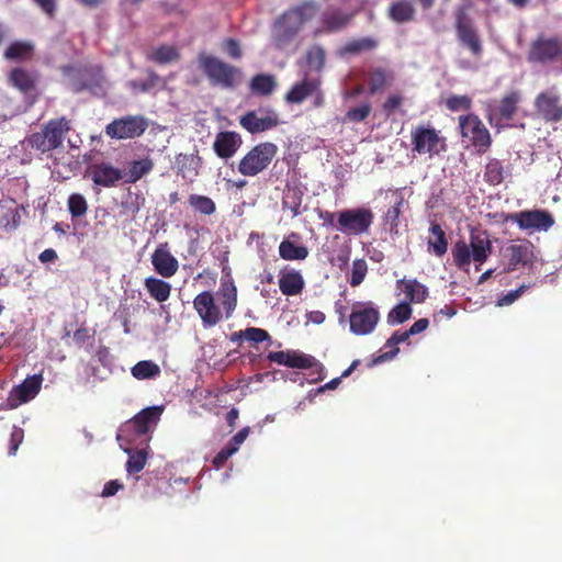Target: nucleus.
Returning <instances> with one entry per match:
<instances>
[{
  "instance_id": "55",
  "label": "nucleus",
  "mask_w": 562,
  "mask_h": 562,
  "mask_svg": "<svg viewBox=\"0 0 562 562\" xmlns=\"http://www.w3.org/2000/svg\"><path fill=\"white\" fill-rule=\"evenodd\" d=\"M404 203V200L401 198L393 206H391L385 215L384 222L390 225V229L394 231L398 226V220L401 215V207Z\"/></svg>"
},
{
  "instance_id": "35",
  "label": "nucleus",
  "mask_w": 562,
  "mask_h": 562,
  "mask_svg": "<svg viewBox=\"0 0 562 562\" xmlns=\"http://www.w3.org/2000/svg\"><path fill=\"white\" fill-rule=\"evenodd\" d=\"M414 15L415 8L409 0H397L389 7V16L396 23L409 22Z\"/></svg>"
},
{
  "instance_id": "21",
  "label": "nucleus",
  "mask_w": 562,
  "mask_h": 562,
  "mask_svg": "<svg viewBox=\"0 0 562 562\" xmlns=\"http://www.w3.org/2000/svg\"><path fill=\"white\" fill-rule=\"evenodd\" d=\"M280 123L278 114L269 110L265 116L259 117L256 111H248L239 119L240 126L250 134H258L272 130Z\"/></svg>"
},
{
  "instance_id": "30",
  "label": "nucleus",
  "mask_w": 562,
  "mask_h": 562,
  "mask_svg": "<svg viewBox=\"0 0 562 562\" xmlns=\"http://www.w3.org/2000/svg\"><path fill=\"white\" fill-rule=\"evenodd\" d=\"M409 337L411 334H408V330L394 331L384 346L389 350L375 357L372 364H379L392 360L400 352L398 344L406 341Z\"/></svg>"
},
{
  "instance_id": "15",
  "label": "nucleus",
  "mask_w": 562,
  "mask_h": 562,
  "mask_svg": "<svg viewBox=\"0 0 562 562\" xmlns=\"http://www.w3.org/2000/svg\"><path fill=\"white\" fill-rule=\"evenodd\" d=\"M147 128V122L143 116L127 115L113 120L105 126V134L115 139L135 138Z\"/></svg>"
},
{
  "instance_id": "22",
  "label": "nucleus",
  "mask_w": 562,
  "mask_h": 562,
  "mask_svg": "<svg viewBox=\"0 0 562 562\" xmlns=\"http://www.w3.org/2000/svg\"><path fill=\"white\" fill-rule=\"evenodd\" d=\"M151 265L155 271L164 278L173 277L179 269V262L169 251L168 243L158 245L151 255Z\"/></svg>"
},
{
  "instance_id": "24",
  "label": "nucleus",
  "mask_w": 562,
  "mask_h": 562,
  "mask_svg": "<svg viewBox=\"0 0 562 562\" xmlns=\"http://www.w3.org/2000/svg\"><path fill=\"white\" fill-rule=\"evenodd\" d=\"M301 236L291 232L279 245V256L286 261H302L308 257V248L300 244Z\"/></svg>"
},
{
  "instance_id": "44",
  "label": "nucleus",
  "mask_w": 562,
  "mask_h": 562,
  "mask_svg": "<svg viewBox=\"0 0 562 562\" xmlns=\"http://www.w3.org/2000/svg\"><path fill=\"white\" fill-rule=\"evenodd\" d=\"M221 305L225 312V317L231 318L237 306V289L234 284L225 285L221 289Z\"/></svg>"
},
{
  "instance_id": "43",
  "label": "nucleus",
  "mask_w": 562,
  "mask_h": 562,
  "mask_svg": "<svg viewBox=\"0 0 562 562\" xmlns=\"http://www.w3.org/2000/svg\"><path fill=\"white\" fill-rule=\"evenodd\" d=\"M128 460L126 462V471L128 474H136L140 472L147 462L148 453L146 449L126 450Z\"/></svg>"
},
{
  "instance_id": "3",
  "label": "nucleus",
  "mask_w": 562,
  "mask_h": 562,
  "mask_svg": "<svg viewBox=\"0 0 562 562\" xmlns=\"http://www.w3.org/2000/svg\"><path fill=\"white\" fill-rule=\"evenodd\" d=\"M70 130V121L66 117L52 119L42 126L40 132L27 137V145L41 154L50 153L63 145L64 138Z\"/></svg>"
},
{
  "instance_id": "51",
  "label": "nucleus",
  "mask_w": 562,
  "mask_h": 562,
  "mask_svg": "<svg viewBox=\"0 0 562 562\" xmlns=\"http://www.w3.org/2000/svg\"><path fill=\"white\" fill-rule=\"evenodd\" d=\"M302 203L301 192L299 190H289L283 198L282 204L284 209H289L293 216H297L301 211L300 206Z\"/></svg>"
},
{
  "instance_id": "33",
  "label": "nucleus",
  "mask_w": 562,
  "mask_h": 562,
  "mask_svg": "<svg viewBox=\"0 0 562 562\" xmlns=\"http://www.w3.org/2000/svg\"><path fill=\"white\" fill-rule=\"evenodd\" d=\"M34 45L26 41L11 43L4 52V58L15 61H27L33 58Z\"/></svg>"
},
{
  "instance_id": "63",
  "label": "nucleus",
  "mask_w": 562,
  "mask_h": 562,
  "mask_svg": "<svg viewBox=\"0 0 562 562\" xmlns=\"http://www.w3.org/2000/svg\"><path fill=\"white\" fill-rule=\"evenodd\" d=\"M23 440V430L20 428H14L10 438V449L9 454L14 456L19 449L20 443Z\"/></svg>"
},
{
  "instance_id": "42",
  "label": "nucleus",
  "mask_w": 562,
  "mask_h": 562,
  "mask_svg": "<svg viewBox=\"0 0 562 562\" xmlns=\"http://www.w3.org/2000/svg\"><path fill=\"white\" fill-rule=\"evenodd\" d=\"M505 178V168L498 159H491L484 171V179L490 186H498Z\"/></svg>"
},
{
  "instance_id": "19",
  "label": "nucleus",
  "mask_w": 562,
  "mask_h": 562,
  "mask_svg": "<svg viewBox=\"0 0 562 562\" xmlns=\"http://www.w3.org/2000/svg\"><path fill=\"white\" fill-rule=\"evenodd\" d=\"M40 78L37 70L25 67H15L8 74L9 85L25 95L37 93Z\"/></svg>"
},
{
  "instance_id": "53",
  "label": "nucleus",
  "mask_w": 562,
  "mask_h": 562,
  "mask_svg": "<svg viewBox=\"0 0 562 562\" xmlns=\"http://www.w3.org/2000/svg\"><path fill=\"white\" fill-rule=\"evenodd\" d=\"M404 97L401 93H391L382 103V110L386 116L397 112L404 103Z\"/></svg>"
},
{
  "instance_id": "41",
  "label": "nucleus",
  "mask_w": 562,
  "mask_h": 562,
  "mask_svg": "<svg viewBox=\"0 0 562 562\" xmlns=\"http://www.w3.org/2000/svg\"><path fill=\"white\" fill-rule=\"evenodd\" d=\"M189 205L198 213L202 215H212L216 211L215 202L206 196L201 194H190L188 198Z\"/></svg>"
},
{
  "instance_id": "16",
  "label": "nucleus",
  "mask_w": 562,
  "mask_h": 562,
  "mask_svg": "<svg viewBox=\"0 0 562 562\" xmlns=\"http://www.w3.org/2000/svg\"><path fill=\"white\" fill-rule=\"evenodd\" d=\"M533 104L537 113L546 122L557 123L562 121L561 95L554 87L541 91L536 97Z\"/></svg>"
},
{
  "instance_id": "12",
  "label": "nucleus",
  "mask_w": 562,
  "mask_h": 562,
  "mask_svg": "<svg viewBox=\"0 0 562 562\" xmlns=\"http://www.w3.org/2000/svg\"><path fill=\"white\" fill-rule=\"evenodd\" d=\"M457 38L471 54L480 58L483 54V45L472 19L462 10L456 14L454 23Z\"/></svg>"
},
{
  "instance_id": "59",
  "label": "nucleus",
  "mask_w": 562,
  "mask_h": 562,
  "mask_svg": "<svg viewBox=\"0 0 562 562\" xmlns=\"http://www.w3.org/2000/svg\"><path fill=\"white\" fill-rule=\"evenodd\" d=\"M250 431L249 427L241 428L237 434H235L231 440L226 443L231 449H233L235 452L238 451L239 447L243 445V442L246 440Z\"/></svg>"
},
{
  "instance_id": "56",
  "label": "nucleus",
  "mask_w": 562,
  "mask_h": 562,
  "mask_svg": "<svg viewBox=\"0 0 562 562\" xmlns=\"http://www.w3.org/2000/svg\"><path fill=\"white\" fill-rule=\"evenodd\" d=\"M243 334L245 339L256 344L270 339L268 331L258 327H248L243 331Z\"/></svg>"
},
{
  "instance_id": "39",
  "label": "nucleus",
  "mask_w": 562,
  "mask_h": 562,
  "mask_svg": "<svg viewBox=\"0 0 562 562\" xmlns=\"http://www.w3.org/2000/svg\"><path fill=\"white\" fill-rule=\"evenodd\" d=\"M137 380H149L160 375V367L151 360L138 361L131 370Z\"/></svg>"
},
{
  "instance_id": "45",
  "label": "nucleus",
  "mask_w": 562,
  "mask_h": 562,
  "mask_svg": "<svg viewBox=\"0 0 562 562\" xmlns=\"http://www.w3.org/2000/svg\"><path fill=\"white\" fill-rule=\"evenodd\" d=\"M67 207L72 218H79L87 214L88 202L80 193H71L67 200Z\"/></svg>"
},
{
  "instance_id": "20",
  "label": "nucleus",
  "mask_w": 562,
  "mask_h": 562,
  "mask_svg": "<svg viewBox=\"0 0 562 562\" xmlns=\"http://www.w3.org/2000/svg\"><path fill=\"white\" fill-rule=\"evenodd\" d=\"M89 170L92 182L99 187L112 188L124 179V171L108 161L95 162Z\"/></svg>"
},
{
  "instance_id": "17",
  "label": "nucleus",
  "mask_w": 562,
  "mask_h": 562,
  "mask_svg": "<svg viewBox=\"0 0 562 562\" xmlns=\"http://www.w3.org/2000/svg\"><path fill=\"white\" fill-rule=\"evenodd\" d=\"M533 245L527 239H518L503 249V255L507 259V271L512 272L518 268L531 265L535 258Z\"/></svg>"
},
{
  "instance_id": "61",
  "label": "nucleus",
  "mask_w": 562,
  "mask_h": 562,
  "mask_svg": "<svg viewBox=\"0 0 562 562\" xmlns=\"http://www.w3.org/2000/svg\"><path fill=\"white\" fill-rule=\"evenodd\" d=\"M123 487H124V485L119 480H111L104 484L101 496L102 497L113 496Z\"/></svg>"
},
{
  "instance_id": "32",
  "label": "nucleus",
  "mask_w": 562,
  "mask_h": 562,
  "mask_svg": "<svg viewBox=\"0 0 562 562\" xmlns=\"http://www.w3.org/2000/svg\"><path fill=\"white\" fill-rule=\"evenodd\" d=\"M43 383L42 373L27 376L16 389L15 395L21 402H27L34 398L41 391Z\"/></svg>"
},
{
  "instance_id": "1",
  "label": "nucleus",
  "mask_w": 562,
  "mask_h": 562,
  "mask_svg": "<svg viewBox=\"0 0 562 562\" xmlns=\"http://www.w3.org/2000/svg\"><path fill=\"white\" fill-rule=\"evenodd\" d=\"M318 11L315 1H304L281 14L273 23L272 36L279 48L290 43L301 31L304 23L313 19Z\"/></svg>"
},
{
  "instance_id": "52",
  "label": "nucleus",
  "mask_w": 562,
  "mask_h": 562,
  "mask_svg": "<svg viewBox=\"0 0 562 562\" xmlns=\"http://www.w3.org/2000/svg\"><path fill=\"white\" fill-rule=\"evenodd\" d=\"M367 271H368V266H367L366 260H363V259L355 260L352 262V268H351V278L349 281L350 285L358 286L359 284H361L366 278Z\"/></svg>"
},
{
  "instance_id": "28",
  "label": "nucleus",
  "mask_w": 562,
  "mask_h": 562,
  "mask_svg": "<svg viewBox=\"0 0 562 562\" xmlns=\"http://www.w3.org/2000/svg\"><path fill=\"white\" fill-rule=\"evenodd\" d=\"M175 164L177 173L182 178L196 177L202 166V158L198 155V150L195 154L180 153L176 156Z\"/></svg>"
},
{
  "instance_id": "37",
  "label": "nucleus",
  "mask_w": 562,
  "mask_h": 562,
  "mask_svg": "<svg viewBox=\"0 0 562 562\" xmlns=\"http://www.w3.org/2000/svg\"><path fill=\"white\" fill-rule=\"evenodd\" d=\"M154 168V161L150 158L134 160L131 162L127 172H124L125 183H136Z\"/></svg>"
},
{
  "instance_id": "10",
  "label": "nucleus",
  "mask_w": 562,
  "mask_h": 562,
  "mask_svg": "<svg viewBox=\"0 0 562 562\" xmlns=\"http://www.w3.org/2000/svg\"><path fill=\"white\" fill-rule=\"evenodd\" d=\"M374 214L368 207H356L338 213V229L346 235L359 236L369 232Z\"/></svg>"
},
{
  "instance_id": "36",
  "label": "nucleus",
  "mask_w": 562,
  "mask_h": 562,
  "mask_svg": "<svg viewBox=\"0 0 562 562\" xmlns=\"http://www.w3.org/2000/svg\"><path fill=\"white\" fill-rule=\"evenodd\" d=\"M145 289L157 302H165L171 293V284L155 277H148L144 281Z\"/></svg>"
},
{
  "instance_id": "47",
  "label": "nucleus",
  "mask_w": 562,
  "mask_h": 562,
  "mask_svg": "<svg viewBox=\"0 0 562 562\" xmlns=\"http://www.w3.org/2000/svg\"><path fill=\"white\" fill-rule=\"evenodd\" d=\"M412 315V307L409 302H402L394 306L387 315V322L392 325L402 324L409 319Z\"/></svg>"
},
{
  "instance_id": "29",
  "label": "nucleus",
  "mask_w": 562,
  "mask_h": 562,
  "mask_svg": "<svg viewBox=\"0 0 562 562\" xmlns=\"http://www.w3.org/2000/svg\"><path fill=\"white\" fill-rule=\"evenodd\" d=\"M428 237V251L437 257H442L448 250V240L445 231L438 223H431Z\"/></svg>"
},
{
  "instance_id": "27",
  "label": "nucleus",
  "mask_w": 562,
  "mask_h": 562,
  "mask_svg": "<svg viewBox=\"0 0 562 562\" xmlns=\"http://www.w3.org/2000/svg\"><path fill=\"white\" fill-rule=\"evenodd\" d=\"M319 87L318 79H304L295 83L285 94V101L289 103H302L306 98L313 95Z\"/></svg>"
},
{
  "instance_id": "48",
  "label": "nucleus",
  "mask_w": 562,
  "mask_h": 562,
  "mask_svg": "<svg viewBox=\"0 0 562 562\" xmlns=\"http://www.w3.org/2000/svg\"><path fill=\"white\" fill-rule=\"evenodd\" d=\"M378 46V41L371 37H362L346 44L345 52L349 54H359L361 52L372 50Z\"/></svg>"
},
{
  "instance_id": "49",
  "label": "nucleus",
  "mask_w": 562,
  "mask_h": 562,
  "mask_svg": "<svg viewBox=\"0 0 562 562\" xmlns=\"http://www.w3.org/2000/svg\"><path fill=\"white\" fill-rule=\"evenodd\" d=\"M306 61L311 69L321 71L325 65V50L321 46H313L306 53Z\"/></svg>"
},
{
  "instance_id": "60",
  "label": "nucleus",
  "mask_w": 562,
  "mask_h": 562,
  "mask_svg": "<svg viewBox=\"0 0 562 562\" xmlns=\"http://www.w3.org/2000/svg\"><path fill=\"white\" fill-rule=\"evenodd\" d=\"M236 453L233 449H231L228 446H225L221 449V451L217 452V454L214 457L212 463L215 469H221L224 467L226 461Z\"/></svg>"
},
{
  "instance_id": "25",
  "label": "nucleus",
  "mask_w": 562,
  "mask_h": 562,
  "mask_svg": "<svg viewBox=\"0 0 562 562\" xmlns=\"http://www.w3.org/2000/svg\"><path fill=\"white\" fill-rule=\"evenodd\" d=\"M278 284L283 295L295 296L302 293L305 281L299 270L285 266L279 271Z\"/></svg>"
},
{
  "instance_id": "9",
  "label": "nucleus",
  "mask_w": 562,
  "mask_h": 562,
  "mask_svg": "<svg viewBox=\"0 0 562 562\" xmlns=\"http://www.w3.org/2000/svg\"><path fill=\"white\" fill-rule=\"evenodd\" d=\"M505 222H512L518 225L521 231L548 232L555 223L553 215L541 209L524 210L509 213L505 216Z\"/></svg>"
},
{
  "instance_id": "64",
  "label": "nucleus",
  "mask_w": 562,
  "mask_h": 562,
  "mask_svg": "<svg viewBox=\"0 0 562 562\" xmlns=\"http://www.w3.org/2000/svg\"><path fill=\"white\" fill-rule=\"evenodd\" d=\"M91 337L92 335L87 327H80L74 333L72 339L75 344L80 347Z\"/></svg>"
},
{
  "instance_id": "58",
  "label": "nucleus",
  "mask_w": 562,
  "mask_h": 562,
  "mask_svg": "<svg viewBox=\"0 0 562 562\" xmlns=\"http://www.w3.org/2000/svg\"><path fill=\"white\" fill-rule=\"evenodd\" d=\"M528 288V285L522 284L518 289L509 291L503 297L498 299L497 305L505 306L513 304Z\"/></svg>"
},
{
  "instance_id": "2",
  "label": "nucleus",
  "mask_w": 562,
  "mask_h": 562,
  "mask_svg": "<svg viewBox=\"0 0 562 562\" xmlns=\"http://www.w3.org/2000/svg\"><path fill=\"white\" fill-rule=\"evenodd\" d=\"M451 254L453 262L459 269L468 271L473 261L479 271L492 254V241L486 232L471 233L470 241H456Z\"/></svg>"
},
{
  "instance_id": "50",
  "label": "nucleus",
  "mask_w": 562,
  "mask_h": 562,
  "mask_svg": "<svg viewBox=\"0 0 562 562\" xmlns=\"http://www.w3.org/2000/svg\"><path fill=\"white\" fill-rule=\"evenodd\" d=\"M446 108L451 112L469 111L472 100L468 95L452 94L446 100Z\"/></svg>"
},
{
  "instance_id": "23",
  "label": "nucleus",
  "mask_w": 562,
  "mask_h": 562,
  "mask_svg": "<svg viewBox=\"0 0 562 562\" xmlns=\"http://www.w3.org/2000/svg\"><path fill=\"white\" fill-rule=\"evenodd\" d=\"M243 145L240 134L234 131L220 132L215 136L213 149L217 157L229 159L235 156Z\"/></svg>"
},
{
  "instance_id": "5",
  "label": "nucleus",
  "mask_w": 562,
  "mask_h": 562,
  "mask_svg": "<svg viewBox=\"0 0 562 562\" xmlns=\"http://www.w3.org/2000/svg\"><path fill=\"white\" fill-rule=\"evenodd\" d=\"M278 146L271 142H262L251 147L239 160L237 170L245 177H256L265 171L278 154Z\"/></svg>"
},
{
  "instance_id": "6",
  "label": "nucleus",
  "mask_w": 562,
  "mask_h": 562,
  "mask_svg": "<svg viewBox=\"0 0 562 562\" xmlns=\"http://www.w3.org/2000/svg\"><path fill=\"white\" fill-rule=\"evenodd\" d=\"M413 150L419 155L428 154L429 157L438 156L447 149L446 138L440 132L430 125L419 124L411 132Z\"/></svg>"
},
{
  "instance_id": "57",
  "label": "nucleus",
  "mask_w": 562,
  "mask_h": 562,
  "mask_svg": "<svg viewBox=\"0 0 562 562\" xmlns=\"http://www.w3.org/2000/svg\"><path fill=\"white\" fill-rule=\"evenodd\" d=\"M224 50L233 59H239L243 56L240 44L235 38L225 40Z\"/></svg>"
},
{
  "instance_id": "8",
  "label": "nucleus",
  "mask_w": 562,
  "mask_h": 562,
  "mask_svg": "<svg viewBox=\"0 0 562 562\" xmlns=\"http://www.w3.org/2000/svg\"><path fill=\"white\" fill-rule=\"evenodd\" d=\"M458 121L461 136L467 138L477 153H486L492 145V137L482 120L476 114L470 113L460 115Z\"/></svg>"
},
{
  "instance_id": "34",
  "label": "nucleus",
  "mask_w": 562,
  "mask_h": 562,
  "mask_svg": "<svg viewBox=\"0 0 562 562\" xmlns=\"http://www.w3.org/2000/svg\"><path fill=\"white\" fill-rule=\"evenodd\" d=\"M251 93L260 97H268L273 93L277 88L274 76L268 74L255 75L249 83Z\"/></svg>"
},
{
  "instance_id": "14",
  "label": "nucleus",
  "mask_w": 562,
  "mask_h": 562,
  "mask_svg": "<svg viewBox=\"0 0 562 562\" xmlns=\"http://www.w3.org/2000/svg\"><path fill=\"white\" fill-rule=\"evenodd\" d=\"M520 102V93L516 90L504 95L499 104L496 106L495 101L485 103V116L492 126H501L503 121H510L518 109Z\"/></svg>"
},
{
  "instance_id": "13",
  "label": "nucleus",
  "mask_w": 562,
  "mask_h": 562,
  "mask_svg": "<svg viewBox=\"0 0 562 562\" xmlns=\"http://www.w3.org/2000/svg\"><path fill=\"white\" fill-rule=\"evenodd\" d=\"M162 412V406L144 408L120 429L117 439L120 440L123 437H127L131 432H134L136 436L147 435L150 429L157 425Z\"/></svg>"
},
{
  "instance_id": "11",
  "label": "nucleus",
  "mask_w": 562,
  "mask_h": 562,
  "mask_svg": "<svg viewBox=\"0 0 562 562\" xmlns=\"http://www.w3.org/2000/svg\"><path fill=\"white\" fill-rule=\"evenodd\" d=\"M380 322V312L371 302H356L349 315L350 331L357 336L371 334Z\"/></svg>"
},
{
  "instance_id": "46",
  "label": "nucleus",
  "mask_w": 562,
  "mask_h": 562,
  "mask_svg": "<svg viewBox=\"0 0 562 562\" xmlns=\"http://www.w3.org/2000/svg\"><path fill=\"white\" fill-rule=\"evenodd\" d=\"M180 58V54L175 46L161 45L150 55V59L159 65L168 64Z\"/></svg>"
},
{
  "instance_id": "54",
  "label": "nucleus",
  "mask_w": 562,
  "mask_h": 562,
  "mask_svg": "<svg viewBox=\"0 0 562 562\" xmlns=\"http://www.w3.org/2000/svg\"><path fill=\"white\" fill-rule=\"evenodd\" d=\"M371 104L369 102H366L361 104L360 106L352 108L347 111L346 113V120L353 123H359L364 121L371 113Z\"/></svg>"
},
{
  "instance_id": "40",
  "label": "nucleus",
  "mask_w": 562,
  "mask_h": 562,
  "mask_svg": "<svg viewBox=\"0 0 562 562\" xmlns=\"http://www.w3.org/2000/svg\"><path fill=\"white\" fill-rule=\"evenodd\" d=\"M288 367L294 369H311L317 367L318 371H323L324 369L323 364L314 357L295 350H290Z\"/></svg>"
},
{
  "instance_id": "38",
  "label": "nucleus",
  "mask_w": 562,
  "mask_h": 562,
  "mask_svg": "<svg viewBox=\"0 0 562 562\" xmlns=\"http://www.w3.org/2000/svg\"><path fill=\"white\" fill-rule=\"evenodd\" d=\"M397 284L403 285V292L411 303H422L428 295L427 288L416 279L401 280Z\"/></svg>"
},
{
  "instance_id": "4",
  "label": "nucleus",
  "mask_w": 562,
  "mask_h": 562,
  "mask_svg": "<svg viewBox=\"0 0 562 562\" xmlns=\"http://www.w3.org/2000/svg\"><path fill=\"white\" fill-rule=\"evenodd\" d=\"M198 61L200 69L213 86L233 89L240 81L241 70L217 57L200 53Z\"/></svg>"
},
{
  "instance_id": "26",
  "label": "nucleus",
  "mask_w": 562,
  "mask_h": 562,
  "mask_svg": "<svg viewBox=\"0 0 562 562\" xmlns=\"http://www.w3.org/2000/svg\"><path fill=\"white\" fill-rule=\"evenodd\" d=\"M395 74L392 69L378 66L372 67L367 74L368 92L371 95L381 93L385 89L393 86Z\"/></svg>"
},
{
  "instance_id": "18",
  "label": "nucleus",
  "mask_w": 562,
  "mask_h": 562,
  "mask_svg": "<svg viewBox=\"0 0 562 562\" xmlns=\"http://www.w3.org/2000/svg\"><path fill=\"white\" fill-rule=\"evenodd\" d=\"M193 307L204 327H214L222 321L221 307L216 304L211 291L199 293L193 300Z\"/></svg>"
},
{
  "instance_id": "62",
  "label": "nucleus",
  "mask_w": 562,
  "mask_h": 562,
  "mask_svg": "<svg viewBox=\"0 0 562 562\" xmlns=\"http://www.w3.org/2000/svg\"><path fill=\"white\" fill-rule=\"evenodd\" d=\"M290 350L288 351H271L267 355V359L270 362H276L278 364L286 366L289 363Z\"/></svg>"
},
{
  "instance_id": "31",
  "label": "nucleus",
  "mask_w": 562,
  "mask_h": 562,
  "mask_svg": "<svg viewBox=\"0 0 562 562\" xmlns=\"http://www.w3.org/2000/svg\"><path fill=\"white\" fill-rule=\"evenodd\" d=\"M353 13H345L339 9L328 10L323 14V26L328 32H336L346 27L351 21Z\"/></svg>"
},
{
  "instance_id": "7",
  "label": "nucleus",
  "mask_w": 562,
  "mask_h": 562,
  "mask_svg": "<svg viewBox=\"0 0 562 562\" xmlns=\"http://www.w3.org/2000/svg\"><path fill=\"white\" fill-rule=\"evenodd\" d=\"M562 59V40L558 36L538 35L529 46L527 60L531 64L548 65Z\"/></svg>"
}]
</instances>
